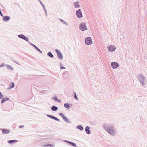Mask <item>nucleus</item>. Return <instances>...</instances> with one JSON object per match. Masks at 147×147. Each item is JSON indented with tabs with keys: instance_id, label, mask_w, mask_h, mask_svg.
Wrapping results in <instances>:
<instances>
[{
	"instance_id": "f3484780",
	"label": "nucleus",
	"mask_w": 147,
	"mask_h": 147,
	"mask_svg": "<svg viewBox=\"0 0 147 147\" xmlns=\"http://www.w3.org/2000/svg\"><path fill=\"white\" fill-rule=\"evenodd\" d=\"M5 66L6 67L9 69L13 70V67L11 65L8 64H6Z\"/></svg>"
},
{
	"instance_id": "a19ab883",
	"label": "nucleus",
	"mask_w": 147,
	"mask_h": 147,
	"mask_svg": "<svg viewBox=\"0 0 147 147\" xmlns=\"http://www.w3.org/2000/svg\"><path fill=\"white\" fill-rule=\"evenodd\" d=\"M66 74V73H64L63 74V75L64 76L65 74Z\"/></svg>"
},
{
	"instance_id": "58836bf2",
	"label": "nucleus",
	"mask_w": 147,
	"mask_h": 147,
	"mask_svg": "<svg viewBox=\"0 0 147 147\" xmlns=\"http://www.w3.org/2000/svg\"><path fill=\"white\" fill-rule=\"evenodd\" d=\"M72 142H71L70 141H69V142H68V143L69 144H71V143Z\"/></svg>"
},
{
	"instance_id": "2f4dec72",
	"label": "nucleus",
	"mask_w": 147,
	"mask_h": 147,
	"mask_svg": "<svg viewBox=\"0 0 147 147\" xmlns=\"http://www.w3.org/2000/svg\"><path fill=\"white\" fill-rule=\"evenodd\" d=\"M60 68H61V69H65V67L61 65H60Z\"/></svg>"
},
{
	"instance_id": "bb28decb",
	"label": "nucleus",
	"mask_w": 147,
	"mask_h": 147,
	"mask_svg": "<svg viewBox=\"0 0 147 147\" xmlns=\"http://www.w3.org/2000/svg\"><path fill=\"white\" fill-rule=\"evenodd\" d=\"M53 146V145L51 144H48L47 145H43V146H45V147H46V146L52 147Z\"/></svg>"
},
{
	"instance_id": "c85d7f7f",
	"label": "nucleus",
	"mask_w": 147,
	"mask_h": 147,
	"mask_svg": "<svg viewBox=\"0 0 147 147\" xmlns=\"http://www.w3.org/2000/svg\"><path fill=\"white\" fill-rule=\"evenodd\" d=\"M4 97L3 95L1 94V92H0V99L3 98Z\"/></svg>"
},
{
	"instance_id": "39448f33",
	"label": "nucleus",
	"mask_w": 147,
	"mask_h": 147,
	"mask_svg": "<svg viewBox=\"0 0 147 147\" xmlns=\"http://www.w3.org/2000/svg\"><path fill=\"white\" fill-rule=\"evenodd\" d=\"M55 51L56 52L59 58L61 60L63 58V57L61 53L58 49H55Z\"/></svg>"
},
{
	"instance_id": "9d476101",
	"label": "nucleus",
	"mask_w": 147,
	"mask_h": 147,
	"mask_svg": "<svg viewBox=\"0 0 147 147\" xmlns=\"http://www.w3.org/2000/svg\"><path fill=\"white\" fill-rule=\"evenodd\" d=\"M29 43H30L32 46L34 48H35L39 53H40L42 54V52L35 45L32 43H30L28 42Z\"/></svg>"
},
{
	"instance_id": "6e6552de",
	"label": "nucleus",
	"mask_w": 147,
	"mask_h": 147,
	"mask_svg": "<svg viewBox=\"0 0 147 147\" xmlns=\"http://www.w3.org/2000/svg\"><path fill=\"white\" fill-rule=\"evenodd\" d=\"M76 15L77 17L79 18H80L83 16L82 13L81 11V9H78L76 11Z\"/></svg>"
},
{
	"instance_id": "79ce46f5",
	"label": "nucleus",
	"mask_w": 147,
	"mask_h": 147,
	"mask_svg": "<svg viewBox=\"0 0 147 147\" xmlns=\"http://www.w3.org/2000/svg\"><path fill=\"white\" fill-rule=\"evenodd\" d=\"M60 65H61V63H60Z\"/></svg>"
},
{
	"instance_id": "e433bc0d",
	"label": "nucleus",
	"mask_w": 147,
	"mask_h": 147,
	"mask_svg": "<svg viewBox=\"0 0 147 147\" xmlns=\"http://www.w3.org/2000/svg\"><path fill=\"white\" fill-rule=\"evenodd\" d=\"M45 12V13L46 14V15L47 16V11H46V10H45L44 11Z\"/></svg>"
},
{
	"instance_id": "f8f14e48",
	"label": "nucleus",
	"mask_w": 147,
	"mask_h": 147,
	"mask_svg": "<svg viewBox=\"0 0 147 147\" xmlns=\"http://www.w3.org/2000/svg\"><path fill=\"white\" fill-rule=\"evenodd\" d=\"M3 17V21L5 22H7L9 19H10L11 17L9 16H2Z\"/></svg>"
},
{
	"instance_id": "20e7f679",
	"label": "nucleus",
	"mask_w": 147,
	"mask_h": 147,
	"mask_svg": "<svg viewBox=\"0 0 147 147\" xmlns=\"http://www.w3.org/2000/svg\"><path fill=\"white\" fill-rule=\"evenodd\" d=\"M85 41V43L87 45L91 44L92 43V41L90 37L86 38Z\"/></svg>"
},
{
	"instance_id": "4be33fe9",
	"label": "nucleus",
	"mask_w": 147,
	"mask_h": 147,
	"mask_svg": "<svg viewBox=\"0 0 147 147\" xmlns=\"http://www.w3.org/2000/svg\"><path fill=\"white\" fill-rule=\"evenodd\" d=\"M63 119L67 123H71V122L69 121L67 118L65 116L63 118Z\"/></svg>"
},
{
	"instance_id": "473e14b6",
	"label": "nucleus",
	"mask_w": 147,
	"mask_h": 147,
	"mask_svg": "<svg viewBox=\"0 0 147 147\" xmlns=\"http://www.w3.org/2000/svg\"><path fill=\"white\" fill-rule=\"evenodd\" d=\"M5 66L3 64H1L0 65V67H4Z\"/></svg>"
},
{
	"instance_id": "2eb2a0df",
	"label": "nucleus",
	"mask_w": 147,
	"mask_h": 147,
	"mask_svg": "<svg viewBox=\"0 0 147 147\" xmlns=\"http://www.w3.org/2000/svg\"><path fill=\"white\" fill-rule=\"evenodd\" d=\"M85 131L88 134H90L91 133V131L90 130V127L89 126H87L86 127Z\"/></svg>"
},
{
	"instance_id": "4c0bfd02",
	"label": "nucleus",
	"mask_w": 147,
	"mask_h": 147,
	"mask_svg": "<svg viewBox=\"0 0 147 147\" xmlns=\"http://www.w3.org/2000/svg\"><path fill=\"white\" fill-rule=\"evenodd\" d=\"M13 61L14 62L17 64H18V65H19V64L17 62H16V61Z\"/></svg>"
},
{
	"instance_id": "f704fd0d",
	"label": "nucleus",
	"mask_w": 147,
	"mask_h": 147,
	"mask_svg": "<svg viewBox=\"0 0 147 147\" xmlns=\"http://www.w3.org/2000/svg\"><path fill=\"white\" fill-rule=\"evenodd\" d=\"M39 1L40 3L42 5V6L44 5V4H43V3H42V2L40 0H39Z\"/></svg>"
},
{
	"instance_id": "a211bd4d",
	"label": "nucleus",
	"mask_w": 147,
	"mask_h": 147,
	"mask_svg": "<svg viewBox=\"0 0 147 147\" xmlns=\"http://www.w3.org/2000/svg\"><path fill=\"white\" fill-rule=\"evenodd\" d=\"M9 99V98H3L1 101V103L3 104L5 101L8 100Z\"/></svg>"
},
{
	"instance_id": "6ab92c4d",
	"label": "nucleus",
	"mask_w": 147,
	"mask_h": 147,
	"mask_svg": "<svg viewBox=\"0 0 147 147\" xmlns=\"http://www.w3.org/2000/svg\"><path fill=\"white\" fill-rule=\"evenodd\" d=\"M18 141V140H12L8 141L7 142L11 144L13 143H16Z\"/></svg>"
},
{
	"instance_id": "aec40b11",
	"label": "nucleus",
	"mask_w": 147,
	"mask_h": 147,
	"mask_svg": "<svg viewBox=\"0 0 147 147\" xmlns=\"http://www.w3.org/2000/svg\"><path fill=\"white\" fill-rule=\"evenodd\" d=\"M58 109V107L55 106L53 105L51 107V109L53 111H56Z\"/></svg>"
},
{
	"instance_id": "cd10ccee",
	"label": "nucleus",
	"mask_w": 147,
	"mask_h": 147,
	"mask_svg": "<svg viewBox=\"0 0 147 147\" xmlns=\"http://www.w3.org/2000/svg\"><path fill=\"white\" fill-rule=\"evenodd\" d=\"M59 115L60 116H61L63 118L65 116L64 114L62 113H59Z\"/></svg>"
},
{
	"instance_id": "f03ea898",
	"label": "nucleus",
	"mask_w": 147,
	"mask_h": 147,
	"mask_svg": "<svg viewBox=\"0 0 147 147\" xmlns=\"http://www.w3.org/2000/svg\"><path fill=\"white\" fill-rule=\"evenodd\" d=\"M138 78L141 84L143 86L145 85V82H146V79L143 75L140 74L138 76Z\"/></svg>"
},
{
	"instance_id": "f257e3e1",
	"label": "nucleus",
	"mask_w": 147,
	"mask_h": 147,
	"mask_svg": "<svg viewBox=\"0 0 147 147\" xmlns=\"http://www.w3.org/2000/svg\"><path fill=\"white\" fill-rule=\"evenodd\" d=\"M102 126L103 128L109 134L112 136L116 135V129L112 125L105 123L103 124Z\"/></svg>"
},
{
	"instance_id": "ea45409f",
	"label": "nucleus",
	"mask_w": 147,
	"mask_h": 147,
	"mask_svg": "<svg viewBox=\"0 0 147 147\" xmlns=\"http://www.w3.org/2000/svg\"><path fill=\"white\" fill-rule=\"evenodd\" d=\"M64 142L67 143H68V142H69L67 140H65L64 141Z\"/></svg>"
},
{
	"instance_id": "ddd939ff",
	"label": "nucleus",
	"mask_w": 147,
	"mask_h": 147,
	"mask_svg": "<svg viewBox=\"0 0 147 147\" xmlns=\"http://www.w3.org/2000/svg\"><path fill=\"white\" fill-rule=\"evenodd\" d=\"M52 99L53 100L55 101V102H57L58 103H60L61 102V100L60 99H58L56 96L55 95L53 96L52 97Z\"/></svg>"
},
{
	"instance_id": "412c9836",
	"label": "nucleus",
	"mask_w": 147,
	"mask_h": 147,
	"mask_svg": "<svg viewBox=\"0 0 147 147\" xmlns=\"http://www.w3.org/2000/svg\"><path fill=\"white\" fill-rule=\"evenodd\" d=\"M14 86L15 85L14 83L13 82H11L10 84L8 89H11L14 87Z\"/></svg>"
},
{
	"instance_id": "b1692460",
	"label": "nucleus",
	"mask_w": 147,
	"mask_h": 147,
	"mask_svg": "<svg viewBox=\"0 0 147 147\" xmlns=\"http://www.w3.org/2000/svg\"><path fill=\"white\" fill-rule=\"evenodd\" d=\"M77 128L78 129L80 130L81 131H82L83 129V127L82 125H79L77 126Z\"/></svg>"
},
{
	"instance_id": "dca6fc26",
	"label": "nucleus",
	"mask_w": 147,
	"mask_h": 147,
	"mask_svg": "<svg viewBox=\"0 0 147 147\" xmlns=\"http://www.w3.org/2000/svg\"><path fill=\"white\" fill-rule=\"evenodd\" d=\"M79 2L78 1L76 2H74V7L76 8H79L80 7V5H79Z\"/></svg>"
},
{
	"instance_id": "5701e85b",
	"label": "nucleus",
	"mask_w": 147,
	"mask_h": 147,
	"mask_svg": "<svg viewBox=\"0 0 147 147\" xmlns=\"http://www.w3.org/2000/svg\"><path fill=\"white\" fill-rule=\"evenodd\" d=\"M47 55L48 56L51 58H52L54 57L53 55L52 54L51 52H48V53H47Z\"/></svg>"
},
{
	"instance_id": "9b49d317",
	"label": "nucleus",
	"mask_w": 147,
	"mask_h": 147,
	"mask_svg": "<svg viewBox=\"0 0 147 147\" xmlns=\"http://www.w3.org/2000/svg\"><path fill=\"white\" fill-rule=\"evenodd\" d=\"M47 116L50 118H51L57 121H60V120L59 119L53 116L47 114Z\"/></svg>"
},
{
	"instance_id": "7c9ffc66",
	"label": "nucleus",
	"mask_w": 147,
	"mask_h": 147,
	"mask_svg": "<svg viewBox=\"0 0 147 147\" xmlns=\"http://www.w3.org/2000/svg\"><path fill=\"white\" fill-rule=\"evenodd\" d=\"M70 144L72 146L74 147H76V144L73 142H71V144Z\"/></svg>"
},
{
	"instance_id": "393cba45",
	"label": "nucleus",
	"mask_w": 147,
	"mask_h": 147,
	"mask_svg": "<svg viewBox=\"0 0 147 147\" xmlns=\"http://www.w3.org/2000/svg\"><path fill=\"white\" fill-rule=\"evenodd\" d=\"M64 107L67 109H69L70 108V107L69 106V104L66 103H65L64 104Z\"/></svg>"
},
{
	"instance_id": "423d86ee",
	"label": "nucleus",
	"mask_w": 147,
	"mask_h": 147,
	"mask_svg": "<svg viewBox=\"0 0 147 147\" xmlns=\"http://www.w3.org/2000/svg\"><path fill=\"white\" fill-rule=\"evenodd\" d=\"M111 65V67L113 69H116L119 66V65L116 62H112Z\"/></svg>"
},
{
	"instance_id": "72a5a7b5",
	"label": "nucleus",
	"mask_w": 147,
	"mask_h": 147,
	"mask_svg": "<svg viewBox=\"0 0 147 147\" xmlns=\"http://www.w3.org/2000/svg\"><path fill=\"white\" fill-rule=\"evenodd\" d=\"M24 127V125H21V126H19V128H23Z\"/></svg>"
},
{
	"instance_id": "c9c22d12",
	"label": "nucleus",
	"mask_w": 147,
	"mask_h": 147,
	"mask_svg": "<svg viewBox=\"0 0 147 147\" xmlns=\"http://www.w3.org/2000/svg\"><path fill=\"white\" fill-rule=\"evenodd\" d=\"M42 7H43V9L44 10V11H45V10H46V9H45V6L44 5H43L42 6Z\"/></svg>"
},
{
	"instance_id": "0eeeda50",
	"label": "nucleus",
	"mask_w": 147,
	"mask_h": 147,
	"mask_svg": "<svg viewBox=\"0 0 147 147\" xmlns=\"http://www.w3.org/2000/svg\"><path fill=\"white\" fill-rule=\"evenodd\" d=\"M18 37L21 39L24 40L26 41H28L29 40L28 38L23 34L18 35Z\"/></svg>"
},
{
	"instance_id": "7ed1b4c3",
	"label": "nucleus",
	"mask_w": 147,
	"mask_h": 147,
	"mask_svg": "<svg viewBox=\"0 0 147 147\" xmlns=\"http://www.w3.org/2000/svg\"><path fill=\"white\" fill-rule=\"evenodd\" d=\"M79 29L80 30L82 31L87 30V28L86 26V24L84 22L80 24Z\"/></svg>"
},
{
	"instance_id": "a878e982",
	"label": "nucleus",
	"mask_w": 147,
	"mask_h": 147,
	"mask_svg": "<svg viewBox=\"0 0 147 147\" xmlns=\"http://www.w3.org/2000/svg\"><path fill=\"white\" fill-rule=\"evenodd\" d=\"M59 20L61 21V22H63V23L64 24H66V25H67V26H68V23H66L65 21H64V20H62V19H59Z\"/></svg>"
},
{
	"instance_id": "4468645a",
	"label": "nucleus",
	"mask_w": 147,
	"mask_h": 147,
	"mask_svg": "<svg viewBox=\"0 0 147 147\" xmlns=\"http://www.w3.org/2000/svg\"><path fill=\"white\" fill-rule=\"evenodd\" d=\"M2 133L3 134H7L10 132V130L5 129H3L2 130Z\"/></svg>"
},
{
	"instance_id": "37998d69",
	"label": "nucleus",
	"mask_w": 147,
	"mask_h": 147,
	"mask_svg": "<svg viewBox=\"0 0 147 147\" xmlns=\"http://www.w3.org/2000/svg\"><path fill=\"white\" fill-rule=\"evenodd\" d=\"M42 147H45V146H42Z\"/></svg>"
},
{
	"instance_id": "c756f323",
	"label": "nucleus",
	"mask_w": 147,
	"mask_h": 147,
	"mask_svg": "<svg viewBox=\"0 0 147 147\" xmlns=\"http://www.w3.org/2000/svg\"><path fill=\"white\" fill-rule=\"evenodd\" d=\"M74 98L76 100H78V98H77L76 93L75 92L74 94Z\"/></svg>"
},
{
	"instance_id": "1a4fd4ad",
	"label": "nucleus",
	"mask_w": 147,
	"mask_h": 147,
	"mask_svg": "<svg viewBox=\"0 0 147 147\" xmlns=\"http://www.w3.org/2000/svg\"><path fill=\"white\" fill-rule=\"evenodd\" d=\"M108 50L110 52L115 51L116 49V47L115 46L112 45H109L108 47Z\"/></svg>"
}]
</instances>
